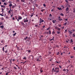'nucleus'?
<instances>
[{
  "label": "nucleus",
  "instance_id": "1",
  "mask_svg": "<svg viewBox=\"0 0 75 75\" xmlns=\"http://www.w3.org/2000/svg\"><path fill=\"white\" fill-rule=\"evenodd\" d=\"M54 72H56V74H57L59 71V68H55Z\"/></svg>",
  "mask_w": 75,
  "mask_h": 75
},
{
  "label": "nucleus",
  "instance_id": "2",
  "mask_svg": "<svg viewBox=\"0 0 75 75\" xmlns=\"http://www.w3.org/2000/svg\"><path fill=\"white\" fill-rule=\"evenodd\" d=\"M41 56H40L39 57H38L36 59V61L40 62L41 61V59H42L41 58Z\"/></svg>",
  "mask_w": 75,
  "mask_h": 75
},
{
  "label": "nucleus",
  "instance_id": "3",
  "mask_svg": "<svg viewBox=\"0 0 75 75\" xmlns=\"http://www.w3.org/2000/svg\"><path fill=\"white\" fill-rule=\"evenodd\" d=\"M19 24H20V25H21L22 26H24L25 24L22 21H21L19 23Z\"/></svg>",
  "mask_w": 75,
  "mask_h": 75
},
{
  "label": "nucleus",
  "instance_id": "4",
  "mask_svg": "<svg viewBox=\"0 0 75 75\" xmlns=\"http://www.w3.org/2000/svg\"><path fill=\"white\" fill-rule=\"evenodd\" d=\"M55 29H56V30H58V31H60V30H61V29L60 28L57 26H56L55 27Z\"/></svg>",
  "mask_w": 75,
  "mask_h": 75
},
{
  "label": "nucleus",
  "instance_id": "5",
  "mask_svg": "<svg viewBox=\"0 0 75 75\" xmlns=\"http://www.w3.org/2000/svg\"><path fill=\"white\" fill-rule=\"evenodd\" d=\"M44 21L42 19H41V18H40V24H41V23H42V22H44Z\"/></svg>",
  "mask_w": 75,
  "mask_h": 75
},
{
  "label": "nucleus",
  "instance_id": "6",
  "mask_svg": "<svg viewBox=\"0 0 75 75\" xmlns=\"http://www.w3.org/2000/svg\"><path fill=\"white\" fill-rule=\"evenodd\" d=\"M9 7H11L13 5L12 4V2L11 1H9Z\"/></svg>",
  "mask_w": 75,
  "mask_h": 75
},
{
  "label": "nucleus",
  "instance_id": "7",
  "mask_svg": "<svg viewBox=\"0 0 75 75\" xmlns=\"http://www.w3.org/2000/svg\"><path fill=\"white\" fill-rule=\"evenodd\" d=\"M23 20H24V23H26V22H27L28 21V20H26V19L24 18L23 19Z\"/></svg>",
  "mask_w": 75,
  "mask_h": 75
},
{
  "label": "nucleus",
  "instance_id": "8",
  "mask_svg": "<svg viewBox=\"0 0 75 75\" xmlns=\"http://www.w3.org/2000/svg\"><path fill=\"white\" fill-rule=\"evenodd\" d=\"M68 32H69V35H71L73 33L72 32H71V31H70L69 30H68Z\"/></svg>",
  "mask_w": 75,
  "mask_h": 75
},
{
  "label": "nucleus",
  "instance_id": "9",
  "mask_svg": "<svg viewBox=\"0 0 75 75\" xmlns=\"http://www.w3.org/2000/svg\"><path fill=\"white\" fill-rule=\"evenodd\" d=\"M18 19H19V20H21V19H22V17L21 16H19Z\"/></svg>",
  "mask_w": 75,
  "mask_h": 75
},
{
  "label": "nucleus",
  "instance_id": "10",
  "mask_svg": "<svg viewBox=\"0 0 75 75\" xmlns=\"http://www.w3.org/2000/svg\"><path fill=\"white\" fill-rule=\"evenodd\" d=\"M65 9L66 11H68L69 10V8L68 7H67Z\"/></svg>",
  "mask_w": 75,
  "mask_h": 75
},
{
  "label": "nucleus",
  "instance_id": "11",
  "mask_svg": "<svg viewBox=\"0 0 75 75\" xmlns=\"http://www.w3.org/2000/svg\"><path fill=\"white\" fill-rule=\"evenodd\" d=\"M56 20H54L52 21V22L54 23V24L55 22H56Z\"/></svg>",
  "mask_w": 75,
  "mask_h": 75
},
{
  "label": "nucleus",
  "instance_id": "12",
  "mask_svg": "<svg viewBox=\"0 0 75 75\" xmlns=\"http://www.w3.org/2000/svg\"><path fill=\"white\" fill-rule=\"evenodd\" d=\"M69 67H70V68H71V67H73V66L71 65H69L68 66L67 68Z\"/></svg>",
  "mask_w": 75,
  "mask_h": 75
},
{
  "label": "nucleus",
  "instance_id": "13",
  "mask_svg": "<svg viewBox=\"0 0 75 75\" xmlns=\"http://www.w3.org/2000/svg\"><path fill=\"white\" fill-rule=\"evenodd\" d=\"M40 69H40V71L41 73H42L43 72V71L42 70V68H41Z\"/></svg>",
  "mask_w": 75,
  "mask_h": 75
},
{
  "label": "nucleus",
  "instance_id": "14",
  "mask_svg": "<svg viewBox=\"0 0 75 75\" xmlns=\"http://www.w3.org/2000/svg\"><path fill=\"white\" fill-rule=\"evenodd\" d=\"M48 33H49V35H50L51 34V31L50 30L49 31Z\"/></svg>",
  "mask_w": 75,
  "mask_h": 75
},
{
  "label": "nucleus",
  "instance_id": "15",
  "mask_svg": "<svg viewBox=\"0 0 75 75\" xmlns=\"http://www.w3.org/2000/svg\"><path fill=\"white\" fill-rule=\"evenodd\" d=\"M60 15V16H64V14L62 13H61Z\"/></svg>",
  "mask_w": 75,
  "mask_h": 75
},
{
  "label": "nucleus",
  "instance_id": "16",
  "mask_svg": "<svg viewBox=\"0 0 75 75\" xmlns=\"http://www.w3.org/2000/svg\"><path fill=\"white\" fill-rule=\"evenodd\" d=\"M61 33V32L60 31H57V34H60Z\"/></svg>",
  "mask_w": 75,
  "mask_h": 75
},
{
  "label": "nucleus",
  "instance_id": "17",
  "mask_svg": "<svg viewBox=\"0 0 75 75\" xmlns=\"http://www.w3.org/2000/svg\"><path fill=\"white\" fill-rule=\"evenodd\" d=\"M72 37L73 38H75V34L74 33L73 34Z\"/></svg>",
  "mask_w": 75,
  "mask_h": 75
},
{
  "label": "nucleus",
  "instance_id": "18",
  "mask_svg": "<svg viewBox=\"0 0 75 75\" xmlns=\"http://www.w3.org/2000/svg\"><path fill=\"white\" fill-rule=\"evenodd\" d=\"M57 8L58 9V10H62V9L60 7V8H59V7H57Z\"/></svg>",
  "mask_w": 75,
  "mask_h": 75
},
{
  "label": "nucleus",
  "instance_id": "19",
  "mask_svg": "<svg viewBox=\"0 0 75 75\" xmlns=\"http://www.w3.org/2000/svg\"><path fill=\"white\" fill-rule=\"evenodd\" d=\"M65 2H66V3H67V4H69V2L67 0H65Z\"/></svg>",
  "mask_w": 75,
  "mask_h": 75
},
{
  "label": "nucleus",
  "instance_id": "20",
  "mask_svg": "<svg viewBox=\"0 0 75 75\" xmlns=\"http://www.w3.org/2000/svg\"><path fill=\"white\" fill-rule=\"evenodd\" d=\"M59 21H62V20H63V19L61 18H59Z\"/></svg>",
  "mask_w": 75,
  "mask_h": 75
},
{
  "label": "nucleus",
  "instance_id": "21",
  "mask_svg": "<svg viewBox=\"0 0 75 75\" xmlns=\"http://www.w3.org/2000/svg\"><path fill=\"white\" fill-rule=\"evenodd\" d=\"M25 0H21V1H22V2H25Z\"/></svg>",
  "mask_w": 75,
  "mask_h": 75
},
{
  "label": "nucleus",
  "instance_id": "22",
  "mask_svg": "<svg viewBox=\"0 0 75 75\" xmlns=\"http://www.w3.org/2000/svg\"><path fill=\"white\" fill-rule=\"evenodd\" d=\"M55 34V32L54 31H53L52 32V35L54 34Z\"/></svg>",
  "mask_w": 75,
  "mask_h": 75
},
{
  "label": "nucleus",
  "instance_id": "23",
  "mask_svg": "<svg viewBox=\"0 0 75 75\" xmlns=\"http://www.w3.org/2000/svg\"><path fill=\"white\" fill-rule=\"evenodd\" d=\"M59 52H57V55H59Z\"/></svg>",
  "mask_w": 75,
  "mask_h": 75
},
{
  "label": "nucleus",
  "instance_id": "24",
  "mask_svg": "<svg viewBox=\"0 0 75 75\" xmlns=\"http://www.w3.org/2000/svg\"><path fill=\"white\" fill-rule=\"evenodd\" d=\"M55 10V9L54 8H53L52 10H51V12H52V11H54V10Z\"/></svg>",
  "mask_w": 75,
  "mask_h": 75
},
{
  "label": "nucleus",
  "instance_id": "25",
  "mask_svg": "<svg viewBox=\"0 0 75 75\" xmlns=\"http://www.w3.org/2000/svg\"><path fill=\"white\" fill-rule=\"evenodd\" d=\"M0 27H1V28L2 29H3V28H4V26L3 25H2V26H0Z\"/></svg>",
  "mask_w": 75,
  "mask_h": 75
},
{
  "label": "nucleus",
  "instance_id": "26",
  "mask_svg": "<svg viewBox=\"0 0 75 75\" xmlns=\"http://www.w3.org/2000/svg\"><path fill=\"white\" fill-rule=\"evenodd\" d=\"M33 14H33V13L31 14V15H30V16H30V17H32V16H33Z\"/></svg>",
  "mask_w": 75,
  "mask_h": 75
},
{
  "label": "nucleus",
  "instance_id": "27",
  "mask_svg": "<svg viewBox=\"0 0 75 75\" xmlns=\"http://www.w3.org/2000/svg\"><path fill=\"white\" fill-rule=\"evenodd\" d=\"M13 69H16L17 68L16 67L14 66V67H13Z\"/></svg>",
  "mask_w": 75,
  "mask_h": 75
},
{
  "label": "nucleus",
  "instance_id": "28",
  "mask_svg": "<svg viewBox=\"0 0 75 75\" xmlns=\"http://www.w3.org/2000/svg\"><path fill=\"white\" fill-rule=\"evenodd\" d=\"M73 13H75V8H74V9H73Z\"/></svg>",
  "mask_w": 75,
  "mask_h": 75
},
{
  "label": "nucleus",
  "instance_id": "29",
  "mask_svg": "<svg viewBox=\"0 0 75 75\" xmlns=\"http://www.w3.org/2000/svg\"><path fill=\"white\" fill-rule=\"evenodd\" d=\"M63 71H66V69H63Z\"/></svg>",
  "mask_w": 75,
  "mask_h": 75
},
{
  "label": "nucleus",
  "instance_id": "30",
  "mask_svg": "<svg viewBox=\"0 0 75 75\" xmlns=\"http://www.w3.org/2000/svg\"><path fill=\"white\" fill-rule=\"evenodd\" d=\"M2 22H0V25H2Z\"/></svg>",
  "mask_w": 75,
  "mask_h": 75
},
{
  "label": "nucleus",
  "instance_id": "31",
  "mask_svg": "<svg viewBox=\"0 0 75 75\" xmlns=\"http://www.w3.org/2000/svg\"><path fill=\"white\" fill-rule=\"evenodd\" d=\"M24 60H26V57H24L23 58Z\"/></svg>",
  "mask_w": 75,
  "mask_h": 75
},
{
  "label": "nucleus",
  "instance_id": "32",
  "mask_svg": "<svg viewBox=\"0 0 75 75\" xmlns=\"http://www.w3.org/2000/svg\"><path fill=\"white\" fill-rule=\"evenodd\" d=\"M3 2H4L5 1V0H1Z\"/></svg>",
  "mask_w": 75,
  "mask_h": 75
},
{
  "label": "nucleus",
  "instance_id": "33",
  "mask_svg": "<svg viewBox=\"0 0 75 75\" xmlns=\"http://www.w3.org/2000/svg\"><path fill=\"white\" fill-rule=\"evenodd\" d=\"M44 10H45L44 9H43L41 10V11H42V12H43V11H44Z\"/></svg>",
  "mask_w": 75,
  "mask_h": 75
},
{
  "label": "nucleus",
  "instance_id": "34",
  "mask_svg": "<svg viewBox=\"0 0 75 75\" xmlns=\"http://www.w3.org/2000/svg\"><path fill=\"white\" fill-rule=\"evenodd\" d=\"M16 33H15L13 34V35L14 36H16Z\"/></svg>",
  "mask_w": 75,
  "mask_h": 75
},
{
  "label": "nucleus",
  "instance_id": "35",
  "mask_svg": "<svg viewBox=\"0 0 75 75\" xmlns=\"http://www.w3.org/2000/svg\"><path fill=\"white\" fill-rule=\"evenodd\" d=\"M43 6H44L45 7H46V5L45 4H43Z\"/></svg>",
  "mask_w": 75,
  "mask_h": 75
},
{
  "label": "nucleus",
  "instance_id": "36",
  "mask_svg": "<svg viewBox=\"0 0 75 75\" xmlns=\"http://www.w3.org/2000/svg\"><path fill=\"white\" fill-rule=\"evenodd\" d=\"M58 27H62V25H58Z\"/></svg>",
  "mask_w": 75,
  "mask_h": 75
},
{
  "label": "nucleus",
  "instance_id": "37",
  "mask_svg": "<svg viewBox=\"0 0 75 75\" xmlns=\"http://www.w3.org/2000/svg\"><path fill=\"white\" fill-rule=\"evenodd\" d=\"M67 32V29H66L65 30V33H66Z\"/></svg>",
  "mask_w": 75,
  "mask_h": 75
},
{
  "label": "nucleus",
  "instance_id": "38",
  "mask_svg": "<svg viewBox=\"0 0 75 75\" xmlns=\"http://www.w3.org/2000/svg\"><path fill=\"white\" fill-rule=\"evenodd\" d=\"M15 19H16V20L18 19V17L16 16H15Z\"/></svg>",
  "mask_w": 75,
  "mask_h": 75
},
{
  "label": "nucleus",
  "instance_id": "39",
  "mask_svg": "<svg viewBox=\"0 0 75 75\" xmlns=\"http://www.w3.org/2000/svg\"><path fill=\"white\" fill-rule=\"evenodd\" d=\"M68 1H73L74 0H68Z\"/></svg>",
  "mask_w": 75,
  "mask_h": 75
},
{
  "label": "nucleus",
  "instance_id": "40",
  "mask_svg": "<svg viewBox=\"0 0 75 75\" xmlns=\"http://www.w3.org/2000/svg\"><path fill=\"white\" fill-rule=\"evenodd\" d=\"M74 57V56H71V57H70V58H73Z\"/></svg>",
  "mask_w": 75,
  "mask_h": 75
},
{
  "label": "nucleus",
  "instance_id": "41",
  "mask_svg": "<svg viewBox=\"0 0 75 75\" xmlns=\"http://www.w3.org/2000/svg\"><path fill=\"white\" fill-rule=\"evenodd\" d=\"M60 62V61H59V62H56V63H57L59 64V63Z\"/></svg>",
  "mask_w": 75,
  "mask_h": 75
},
{
  "label": "nucleus",
  "instance_id": "42",
  "mask_svg": "<svg viewBox=\"0 0 75 75\" xmlns=\"http://www.w3.org/2000/svg\"><path fill=\"white\" fill-rule=\"evenodd\" d=\"M11 13V12L9 10V11H8V13L10 14Z\"/></svg>",
  "mask_w": 75,
  "mask_h": 75
},
{
  "label": "nucleus",
  "instance_id": "43",
  "mask_svg": "<svg viewBox=\"0 0 75 75\" xmlns=\"http://www.w3.org/2000/svg\"><path fill=\"white\" fill-rule=\"evenodd\" d=\"M28 52L29 53H30L31 52V50H28Z\"/></svg>",
  "mask_w": 75,
  "mask_h": 75
},
{
  "label": "nucleus",
  "instance_id": "44",
  "mask_svg": "<svg viewBox=\"0 0 75 75\" xmlns=\"http://www.w3.org/2000/svg\"><path fill=\"white\" fill-rule=\"evenodd\" d=\"M70 41H71V42H73V40H72V39H71Z\"/></svg>",
  "mask_w": 75,
  "mask_h": 75
},
{
  "label": "nucleus",
  "instance_id": "45",
  "mask_svg": "<svg viewBox=\"0 0 75 75\" xmlns=\"http://www.w3.org/2000/svg\"><path fill=\"white\" fill-rule=\"evenodd\" d=\"M53 40L52 39H50V40H50V41H52V40Z\"/></svg>",
  "mask_w": 75,
  "mask_h": 75
},
{
  "label": "nucleus",
  "instance_id": "46",
  "mask_svg": "<svg viewBox=\"0 0 75 75\" xmlns=\"http://www.w3.org/2000/svg\"><path fill=\"white\" fill-rule=\"evenodd\" d=\"M9 62H11V63H12V61H11V59H10V61H9Z\"/></svg>",
  "mask_w": 75,
  "mask_h": 75
},
{
  "label": "nucleus",
  "instance_id": "47",
  "mask_svg": "<svg viewBox=\"0 0 75 75\" xmlns=\"http://www.w3.org/2000/svg\"><path fill=\"white\" fill-rule=\"evenodd\" d=\"M3 51L4 52V47H3Z\"/></svg>",
  "mask_w": 75,
  "mask_h": 75
},
{
  "label": "nucleus",
  "instance_id": "48",
  "mask_svg": "<svg viewBox=\"0 0 75 75\" xmlns=\"http://www.w3.org/2000/svg\"><path fill=\"white\" fill-rule=\"evenodd\" d=\"M4 40H2L1 41V43H3V42Z\"/></svg>",
  "mask_w": 75,
  "mask_h": 75
},
{
  "label": "nucleus",
  "instance_id": "49",
  "mask_svg": "<svg viewBox=\"0 0 75 75\" xmlns=\"http://www.w3.org/2000/svg\"><path fill=\"white\" fill-rule=\"evenodd\" d=\"M64 53V52H63L62 53H61V55H62Z\"/></svg>",
  "mask_w": 75,
  "mask_h": 75
},
{
  "label": "nucleus",
  "instance_id": "50",
  "mask_svg": "<svg viewBox=\"0 0 75 75\" xmlns=\"http://www.w3.org/2000/svg\"><path fill=\"white\" fill-rule=\"evenodd\" d=\"M73 31L74 32L75 31V30L74 29H73L71 30V31Z\"/></svg>",
  "mask_w": 75,
  "mask_h": 75
},
{
  "label": "nucleus",
  "instance_id": "51",
  "mask_svg": "<svg viewBox=\"0 0 75 75\" xmlns=\"http://www.w3.org/2000/svg\"><path fill=\"white\" fill-rule=\"evenodd\" d=\"M52 7H54V9H55V8H56V6H53Z\"/></svg>",
  "mask_w": 75,
  "mask_h": 75
},
{
  "label": "nucleus",
  "instance_id": "52",
  "mask_svg": "<svg viewBox=\"0 0 75 75\" xmlns=\"http://www.w3.org/2000/svg\"><path fill=\"white\" fill-rule=\"evenodd\" d=\"M12 20H15L14 17H13V18H12Z\"/></svg>",
  "mask_w": 75,
  "mask_h": 75
},
{
  "label": "nucleus",
  "instance_id": "53",
  "mask_svg": "<svg viewBox=\"0 0 75 75\" xmlns=\"http://www.w3.org/2000/svg\"><path fill=\"white\" fill-rule=\"evenodd\" d=\"M28 38V37H26L25 38V40H26Z\"/></svg>",
  "mask_w": 75,
  "mask_h": 75
},
{
  "label": "nucleus",
  "instance_id": "54",
  "mask_svg": "<svg viewBox=\"0 0 75 75\" xmlns=\"http://www.w3.org/2000/svg\"><path fill=\"white\" fill-rule=\"evenodd\" d=\"M4 5H7L6 3H4Z\"/></svg>",
  "mask_w": 75,
  "mask_h": 75
},
{
  "label": "nucleus",
  "instance_id": "55",
  "mask_svg": "<svg viewBox=\"0 0 75 75\" xmlns=\"http://www.w3.org/2000/svg\"><path fill=\"white\" fill-rule=\"evenodd\" d=\"M35 6H36L37 7H38V4H35Z\"/></svg>",
  "mask_w": 75,
  "mask_h": 75
},
{
  "label": "nucleus",
  "instance_id": "56",
  "mask_svg": "<svg viewBox=\"0 0 75 75\" xmlns=\"http://www.w3.org/2000/svg\"><path fill=\"white\" fill-rule=\"evenodd\" d=\"M67 24V23H66L64 24V25H66Z\"/></svg>",
  "mask_w": 75,
  "mask_h": 75
},
{
  "label": "nucleus",
  "instance_id": "57",
  "mask_svg": "<svg viewBox=\"0 0 75 75\" xmlns=\"http://www.w3.org/2000/svg\"><path fill=\"white\" fill-rule=\"evenodd\" d=\"M34 19H31V21H34Z\"/></svg>",
  "mask_w": 75,
  "mask_h": 75
},
{
  "label": "nucleus",
  "instance_id": "58",
  "mask_svg": "<svg viewBox=\"0 0 75 75\" xmlns=\"http://www.w3.org/2000/svg\"><path fill=\"white\" fill-rule=\"evenodd\" d=\"M50 17H52V15H51V14H50Z\"/></svg>",
  "mask_w": 75,
  "mask_h": 75
},
{
  "label": "nucleus",
  "instance_id": "59",
  "mask_svg": "<svg viewBox=\"0 0 75 75\" xmlns=\"http://www.w3.org/2000/svg\"><path fill=\"white\" fill-rule=\"evenodd\" d=\"M30 2H31V3H33V0H30Z\"/></svg>",
  "mask_w": 75,
  "mask_h": 75
},
{
  "label": "nucleus",
  "instance_id": "60",
  "mask_svg": "<svg viewBox=\"0 0 75 75\" xmlns=\"http://www.w3.org/2000/svg\"><path fill=\"white\" fill-rule=\"evenodd\" d=\"M0 15L1 16H4V15H2V14H1V13H0Z\"/></svg>",
  "mask_w": 75,
  "mask_h": 75
},
{
  "label": "nucleus",
  "instance_id": "61",
  "mask_svg": "<svg viewBox=\"0 0 75 75\" xmlns=\"http://www.w3.org/2000/svg\"><path fill=\"white\" fill-rule=\"evenodd\" d=\"M8 18V16H6V18Z\"/></svg>",
  "mask_w": 75,
  "mask_h": 75
},
{
  "label": "nucleus",
  "instance_id": "62",
  "mask_svg": "<svg viewBox=\"0 0 75 75\" xmlns=\"http://www.w3.org/2000/svg\"><path fill=\"white\" fill-rule=\"evenodd\" d=\"M8 73H6V75H8Z\"/></svg>",
  "mask_w": 75,
  "mask_h": 75
},
{
  "label": "nucleus",
  "instance_id": "63",
  "mask_svg": "<svg viewBox=\"0 0 75 75\" xmlns=\"http://www.w3.org/2000/svg\"><path fill=\"white\" fill-rule=\"evenodd\" d=\"M40 15H42V13H40Z\"/></svg>",
  "mask_w": 75,
  "mask_h": 75
},
{
  "label": "nucleus",
  "instance_id": "64",
  "mask_svg": "<svg viewBox=\"0 0 75 75\" xmlns=\"http://www.w3.org/2000/svg\"><path fill=\"white\" fill-rule=\"evenodd\" d=\"M4 19V18H1V20H3Z\"/></svg>",
  "mask_w": 75,
  "mask_h": 75
}]
</instances>
